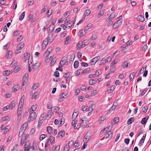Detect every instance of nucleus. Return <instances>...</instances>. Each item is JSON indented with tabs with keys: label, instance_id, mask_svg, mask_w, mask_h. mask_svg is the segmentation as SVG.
Here are the masks:
<instances>
[{
	"label": "nucleus",
	"instance_id": "0e129e2a",
	"mask_svg": "<svg viewBox=\"0 0 151 151\" xmlns=\"http://www.w3.org/2000/svg\"><path fill=\"white\" fill-rule=\"evenodd\" d=\"M9 43H7L6 45L4 46L3 47V49L4 50H7L8 49V47H9Z\"/></svg>",
	"mask_w": 151,
	"mask_h": 151
},
{
	"label": "nucleus",
	"instance_id": "13d9d810",
	"mask_svg": "<svg viewBox=\"0 0 151 151\" xmlns=\"http://www.w3.org/2000/svg\"><path fill=\"white\" fill-rule=\"evenodd\" d=\"M117 59H115L112 62L111 64H110V66H112L115 64H116V63H117Z\"/></svg>",
	"mask_w": 151,
	"mask_h": 151
},
{
	"label": "nucleus",
	"instance_id": "6ab92c4d",
	"mask_svg": "<svg viewBox=\"0 0 151 151\" xmlns=\"http://www.w3.org/2000/svg\"><path fill=\"white\" fill-rule=\"evenodd\" d=\"M146 134H145V135H144L142 137L141 139L140 140L139 142V143L141 145H142L143 143L144 142V140L145 139V138L146 136Z\"/></svg>",
	"mask_w": 151,
	"mask_h": 151
},
{
	"label": "nucleus",
	"instance_id": "ddd939ff",
	"mask_svg": "<svg viewBox=\"0 0 151 151\" xmlns=\"http://www.w3.org/2000/svg\"><path fill=\"white\" fill-rule=\"evenodd\" d=\"M47 130L48 133L50 134H52L53 133V130L52 129V127L50 126L47 127Z\"/></svg>",
	"mask_w": 151,
	"mask_h": 151
},
{
	"label": "nucleus",
	"instance_id": "72a5a7b5",
	"mask_svg": "<svg viewBox=\"0 0 151 151\" xmlns=\"http://www.w3.org/2000/svg\"><path fill=\"white\" fill-rule=\"evenodd\" d=\"M134 118L133 117L130 118L127 121V124H131L134 121Z\"/></svg>",
	"mask_w": 151,
	"mask_h": 151
},
{
	"label": "nucleus",
	"instance_id": "1a4fd4ad",
	"mask_svg": "<svg viewBox=\"0 0 151 151\" xmlns=\"http://www.w3.org/2000/svg\"><path fill=\"white\" fill-rule=\"evenodd\" d=\"M111 127H110V126H109L103 129L101 132V134H103V133H105L107 132V131H108L109 130H111Z\"/></svg>",
	"mask_w": 151,
	"mask_h": 151
},
{
	"label": "nucleus",
	"instance_id": "20e7f679",
	"mask_svg": "<svg viewBox=\"0 0 151 151\" xmlns=\"http://www.w3.org/2000/svg\"><path fill=\"white\" fill-rule=\"evenodd\" d=\"M86 45H87L86 43H85V42L79 41L78 43L77 47L78 48L80 49L81 48L84 47Z\"/></svg>",
	"mask_w": 151,
	"mask_h": 151
},
{
	"label": "nucleus",
	"instance_id": "864d4df0",
	"mask_svg": "<svg viewBox=\"0 0 151 151\" xmlns=\"http://www.w3.org/2000/svg\"><path fill=\"white\" fill-rule=\"evenodd\" d=\"M116 107H115V106H114L113 105L110 108V109L108 110V111L110 113L111 112L114 110Z\"/></svg>",
	"mask_w": 151,
	"mask_h": 151
},
{
	"label": "nucleus",
	"instance_id": "09e8293b",
	"mask_svg": "<svg viewBox=\"0 0 151 151\" xmlns=\"http://www.w3.org/2000/svg\"><path fill=\"white\" fill-rule=\"evenodd\" d=\"M66 63V62H64V60H61L60 62L59 65V67L62 68V67Z\"/></svg>",
	"mask_w": 151,
	"mask_h": 151
},
{
	"label": "nucleus",
	"instance_id": "dca6fc26",
	"mask_svg": "<svg viewBox=\"0 0 151 151\" xmlns=\"http://www.w3.org/2000/svg\"><path fill=\"white\" fill-rule=\"evenodd\" d=\"M113 122H112L113 125H114L118 122L119 121V118L118 117H116L113 119Z\"/></svg>",
	"mask_w": 151,
	"mask_h": 151
},
{
	"label": "nucleus",
	"instance_id": "7c9ffc66",
	"mask_svg": "<svg viewBox=\"0 0 151 151\" xmlns=\"http://www.w3.org/2000/svg\"><path fill=\"white\" fill-rule=\"evenodd\" d=\"M84 139H87L88 141L91 138V136L89 134V133H87L84 137Z\"/></svg>",
	"mask_w": 151,
	"mask_h": 151
},
{
	"label": "nucleus",
	"instance_id": "f03ea898",
	"mask_svg": "<svg viewBox=\"0 0 151 151\" xmlns=\"http://www.w3.org/2000/svg\"><path fill=\"white\" fill-rule=\"evenodd\" d=\"M100 57L99 56L96 57L91 60L90 61V63L92 65H94L99 60Z\"/></svg>",
	"mask_w": 151,
	"mask_h": 151
},
{
	"label": "nucleus",
	"instance_id": "338daca9",
	"mask_svg": "<svg viewBox=\"0 0 151 151\" xmlns=\"http://www.w3.org/2000/svg\"><path fill=\"white\" fill-rule=\"evenodd\" d=\"M25 14V12H23L20 16V17H19V19H23L24 17Z\"/></svg>",
	"mask_w": 151,
	"mask_h": 151
},
{
	"label": "nucleus",
	"instance_id": "bb28decb",
	"mask_svg": "<svg viewBox=\"0 0 151 151\" xmlns=\"http://www.w3.org/2000/svg\"><path fill=\"white\" fill-rule=\"evenodd\" d=\"M17 63V62L15 60H13L12 63L10 65V66L13 67L16 66Z\"/></svg>",
	"mask_w": 151,
	"mask_h": 151
},
{
	"label": "nucleus",
	"instance_id": "393cba45",
	"mask_svg": "<svg viewBox=\"0 0 151 151\" xmlns=\"http://www.w3.org/2000/svg\"><path fill=\"white\" fill-rule=\"evenodd\" d=\"M65 132L64 131H61L58 133V136L59 137H62L64 136L65 134Z\"/></svg>",
	"mask_w": 151,
	"mask_h": 151
},
{
	"label": "nucleus",
	"instance_id": "052dcab7",
	"mask_svg": "<svg viewBox=\"0 0 151 151\" xmlns=\"http://www.w3.org/2000/svg\"><path fill=\"white\" fill-rule=\"evenodd\" d=\"M147 122V119L145 117H144L143 118L141 122V123L143 124H146Z\"/></svg>",
	"mask_w": 151,
	"mask_h": 151
},
{
	"label": "nucleus",
	"instance_id": "4c0bfd02",
	"mask_svg": "<svg viewBox=\"0 0 151 151\" xmlns=\"http://www.w3.org/2000/svg\"><path fill=\"white\" fill-rule=\"evenodd\" d=\"M78 114L76 112H74L73 114L72 119L73 120H75Z\"/></svg>",
	"mask_w": 151,
	"mask_h": 151
},
{
	"label": "nucleus",
	"instance_id": "b1692460",
	"mask_svg": "<svg viewBox=\"0 0 151 151\" xmlns=\"http://www.w3.org/2000/svg\"><path fill=\"white\" fill-rule=\"evenodd\" d=\"M24 58L25 60L26 61L28 59L29 57V54L28 53H26L24 54Z\"/></svg>",
	"mask_w": 151,
	"mask_h": 151
},
{
	"label": "nucleus",
	"instance_id": "a878e982",
	"mask_svg": "<svg viewBox=\"0 0 151 151\" xmlns=\"http://www.w3.org/2000/svg\"><path fill=\"white\" fill-rule=\"evenodd\" d=\"M39 86V85L38 83H35L32 86V90H35Z\"/></svg>",
	"mask_w": 151,
	"mask_h": 151
},
{
	"label": "nucleus",
	"instance_id": "79ce46f5",
	"mask_svg": "<svg viewBox=\"0 0 151 151\" xmlns=\"http://www.w3.org/2000/svg\"><path fill=\"white\" fill-rule=\"evenodd\" d=\"M122 66L123 68H127L128 66V63L127 62L124 61L122 64Z\"/></svg>",
	"mask_w": 151,
	"mask_h": 151
},
{
	"label": "nucleus",
	"instance_id": "f704fd0d",
	"mask_svg": "<svg viewBox=\"0 0 151 151\" xmlns=\"http://www.w3.org/2000/svg\"><path fill=\"white\" fill-rule=\"evenodd\" d=\"M28 77V73H26L25 74L24 77L23 81H27Z\"/></svg>",
	"mask_w": 151,
	"mask_h": 151
},
{
	"label": "nucleus",
	"instance_id": "2f4dec72",
	"mask_svg": "<svg viewBox=\"0 0 151 151\" xmlns=\"http://www.w3.org/2000/svg\"><path fill=\"white\" fill-rule=\"evenodd\" d=\"M51 143V142L50 141V140L47 139V142L45 144V147L46 148V147H49L50 143Z\"/></svg>",
	"mask_w": 151,
	"mask_h": 151
},
{
	"label": "nucleus",
	"instance_id": "a19ab883",
	"mask_svg": "<svg viewBox=\"0 0 151 151\" xmlns=\"http://www.w3.org/2000/svg\"><path fill=\"white\" fill-rule=\"evenodd\" d=\"M79 62L78 61L75 62L74 64V66L75 68H77L78 66Z\"/></svg>",
	"mask_w": 151,
	"mask_h": 151
},
{
	"label": "nucleus",
	"instance_id": "c03bdc74",
	"mask_svg": "<svg viewBox=\"0 0 151 151\" xmlns=\"http://www.w3.org/2000/svg\"><path fill=\"white\" fill-rule=\"evenodd\" d=\"M134 72L132 73H131L129 76L130 80L131 81H132L133 80L134 78Z\"/></svg>",
	"mask_w": 151,
	"mask_h": 151
},
{
	"label": "nucleus",
	"instance_id": "69168bd1",
	"mask_svg": "<svg viewBox=\"0 0 151 151\" xmlns=\"http://www.w3.org/2000/svg\"><path fill=\"white\" fill-rule=\"evenodd\" d=\"M69 147V146L67 145H66L64 147L63 151H68Z\"/></svg>",
	"mask_w": 151,
	"mask_h": 151
},
{
	"label": "nucleus",
	"instance_id": "de8ad7c7",
	"mask_svg": "<svg viewBox=\"0 0 151 151\" xmlns=\"http://www.w3.org/2000/svg\"><path fill=\"white\" fill-rule=\"evenodd\" d=\"M148 108L147 106H145L142 108V110L144 113H145L147 112L148 110Z\"/></svg>",
	"mask_w": 151,
	"mask_h": 151
},
{
	"label": "nucleus",
	"instance_id": "37998d69",
	"mask_svg": "<svg viewBox=\"0 0 151 151\" xmlns=\"http://www.w3.org/2000/svg\"><path fill=\"white\" fill-rule=\"evenodd\" d=\"M38 93L37 92H35L33 95L32 96V99H35L37 97V95L38 94Z\"/></svg>",
	"mask_w": 151,
	"mask_h": 151
},
{
	"label": "nucleus",
	"instance_id": "bf43d9fd",
	"mask_svg": "<svg viewBox=\"0 0 151 151\" xmlns=\"http://www.w3.org/2000/svg\"><path fill=\"white\" fill-rule=\"evenodd\" d=\"M82 70L81 69H78V70L75 72V74L76 76H78L80 75L81 72Z\"/></svg>",
	"mask_w": 151,
	"mask_h": 151
},
{
	"label": "nucleus",
	"instance_id": "3c124183",
	"mask_svg": "<svg viewBox=\"0 0 151 151\" xmlns=\"http://www.w3.org/2000/svg\"><path fill=\"white\" fill-rule=\"evenodd\" d=\"M37 107V106L36 104L35 105H33L32 106L31 109L32 111H33L36 110Z\"/></svg>",
	"mask_w": 151,
	"mask_h": 151
},
{
	"label": "nucleus",
	"instance_id": "4d7b16f0",
	"mask_svg": "<svg viewBox=\"0 0 151 151\" xmlns=\"http://www.w3.org/2000/svg\"><path fill=\"white\" fill-rule=\"evenodd\" d=\"M81 126V123L79 124L77 123V124H76V126H74V128L75 129H79L80 128Z\"/></svg>",
	"mask_w": 151,
	"mask_h": 151
},
{
	"label": "nucleus",
	"instance_id": "680f3d73",
	"mask_svg": "<svg viewBox=\"0 0 151 151\" xmlns=\"http://www.w3.org/2000/svg\"><path fill=\"white\" fill-rule=\"evenodd\" d=\"M104 14L103 11H101L98 14V18H99Z\"/></svg>",
	"mask_w": 151,
	"mask_h": 151
},
{
	"label": "nucleus",
	"instance_id": "5701e85b",
	"mask_svg": "<svg viewBox=\"0 0 151 151\" xmlns=\"http://www.w3.org/2000/svg\"><path fill=\"white\" fill-rule=\"evenodd\" d=\"M90 13V10L89 9H87L85 11L84 13V15L85 17H86V16H88L89 15Z\"/></svg>",
	"mask_w": 151,
	"mask_h": 151
},
{
	"label": "nucleus",
	"instance_id": "58836bf2",
	"mask_svg": "<svg viewBox=\"0 0 151 151\" xmlns=\"http://www.w3.org/2000/svg\"><path fill=\"white\" fill-rule=\"evenodd\" d=\"M47 137V135L45 134H42L40 135V139L42 140Z\"/></svg>",
	"mask_w": 151,
	"mask_h": 151
},
{
	"label": "nucleus",
	"instance_id": "f8f14e48",
	"mask_svg": "<svg viewBox=\"0 0 151 151\" xmlns=\"http://www.w3.org/2000/svg\"><path fill=\"white\" fill-rule=\"evenodd\" d=\"M12 52L11 51H8L7 54L6 55L5 57L7 58H10L12 57Z\"/></svg>",
	"mask_w": 151,
	"mask_h": 151
},
{
	"label": "nucleus",
	"instance_id": "aec40b11",
	"mask_svg": "<svg viewBox=\"0 0 151 151\" xmlns=\"http://www.w3.org/2000/svg\"><path fill=\"white\" fill-rule=\"evenodd\" d=\"M98 37V35L96 34H94L90 38V40L93 41L96 39Z\"/></svg>",
	"mask_w": 151,
	"mask_h": 151
},
{
	"label": "nucleus",
	"instance_id": "a211bd4d",
	"mask_svg": "<svg viewBox=\"0 0 151 151\" xmlns=\"http://www.w3.org/2000/svg\"><path fill=\"white\" fill-rule=\"evenodd\" d=\"M64 25V26H65V28H67L68 29H69L70 28L72 25V23L70 22V23H68L64 25V24H63V25Z\"/></svg>",
	"mask_w": 151,
	"mask_h": 151
},
{
	"label": "nucleus",
	"instance_id": "603ef678",
	"mask_svg": "<svg viewBox=\"0 0 151 151\" xmlns=\"http://www.w3.org/2000/svg\"><path fill=\"white\" fill-rule=\"evenodd\" d=\"M120 20L121 19H119H119L118 21H117V22H116L114 23V25L113 26V28H116L118 27L119 26V25H116L117 24L118 22H119V20Z\"/></svg>",
	"mask_w": 151,
	"mask_h": 151
},
{
	"label": "nucleus",
	"instance_id": "7ed1b4c3",
	"mask_svg": "<svg viewBox=\"0 0 151 151\" xmlns=\"http://www.w3.org/2000/svg\"><path fill=\"white\" fill-rule=\"evenodd\" d=\"M80 121L81 122V125L83 127L87 126V124H83L84 122H85L86 121V118L85 116H83L80 119Z\"/></svg>",
	"mask_w": 151,
	"mask_h": 151
},
{
	"label": "nucleus",
	"instance_id": "774afa93",
	"mask_svg": "<svg viewBox=\"0 0 151 151\" xmlns=\"http://www.w3.org/2000/svg\"><path fill=\"white\" fill-rule=\"evenodd\" d=\"M60 146L59 145L55 147L53 151H59L60 149Z\"/></svg>",
	"mask_w": 151,
	"mask_h": 151
},
{
	"label": "nucleus",
	"instance_id": "a18cd8bd",
	"mask_svg": "<svg viewBox=\"0 0 151 151\" xmlns=\"http://www.w3.org/2000/svg\"><path fill=\"white\" fill-rule=\"evenodd\" d=\"M92 27V25L91 24H88L85 27V29L86 31Z\"/></svg>",
	"mask_w": 151,
	"mask_h": 151
},
{
	"label": "nucleus",
	"instance_id": "0eeeda50",
	"mask_svg": "<svg viewBox=\"0 0 151 151\" xmlns=\"http://www.w3.org/2000/svg\"><path fill=\"white\" fill-rule=\"evenodd\" d=\"M86 30L85 29L84 30L82 29L79 32L78 35L81 37H82L86 34Z\"/></svg>",
	"mask_w": 151,
	"mask_h": 151
},
{
	"label": "nucleus",
	"instance_id": "2eb2a0df",
	"mask_svg": "<svg viewBox=\"0 0 151 151\" xmlns=\"http://www.w3.org/2000/svg\"><path fill=\"white\" fill-rule=\"evenodd\" d=\"M112 135V132L111 131H108V132L106 134L105 136L106 139L111 137Z\"/></svg>",
	"mask_w": 151,
	"mask_h": 151
},
{
	"label": "nucleus",
	"instance_id": "cd10ccee",
	"mask_svg": "<svg viewBox=\"0 0 151 151\" xmlns=\"http://www.w3.org/2000/svg\"><path fill=\"white\" fill-rule=\"evenodd\" d=\"M53 112H52V109H50L49 110L47 115V117H48L49 118H50L51 116V115L52 114Z\"/></svg>",
	"mask_w": 151,
	"mask_h": 151
},
{
	"label": "nucleus",
	"instance_id": "ea45409f",
	"mask_svg": "<svg viewBox=\"0 0 151 151\" xmlns=\"http://www.w3.org/2000/svg\"><path fill=\"white\" fill-rule=\"evenodd\" d=\"M48 139L51 142V143L52 142H54L55 139V138L52 136H50L49 139Z\"/></svg>",
	"mask_w": 151,
	"mask_h": 151
},
{
	"label": "nucleus",
	"instance_id": "49530a36",
	"mask_svg": "<svg viewBox=\"0 0 151 151\" xmlns=\"http://www.w3.org/2000/svg\"><path fill=\"white\" fill-rule=\"evenodd\" d=\"M75 56L74 54H72L70 56V61H71V62H73L74 60Z\"/></svg>",
	"mask_w": 151,
	"mask_h": 151
},
{
	"label": "nucleus",
	"instance_id": "9b49d317",
	"mask_svg": "<svg viewBox=\"0 0 151 151\" xmlns=\"http://www.w3.org/2000/svg\"><path fill=\"white\" fill-rule=\"evenodd\" d=\"M47 38H46L44 39L43 40V42H42V47H44L45 48L46 45L48 43V41H47Z\"/></svg>",
	"mask_w": 151,
	"mask_h": 151
},
{
	"label": "nucleus",
	"instance_id": "4468645a",
	"mask_svg": "<svg viewBox=\"0 0 151 151\" xmlns=\"http://www.w3.org/2000/svg\"><path fill=\"white\" fill-rule=\"evenodd\" d=\"M28 19H35L37 18L36 15L35 14H30L27 17Z\"/></svg>",
	"mask_w": 151,
	"mask_h": 151
},
{
	"label": "nucleus",
	"instance_id": "c756f323",
	"mask_svg": "<svg viewBox=\"0 0 151 151\" xmlns=\"http://www.w3.org/2000/svg\"><path fill=\"white\" fill-rule=\"evenodd\" d=\"M40 66L39 63H36L33 67V68L34 70L37 69Z\"/></svg>",
	"mask_w": 151,
	"mask_h": 151
},
{
	"label": "nucleus",
	"instance_id": "473e14b6",
	"mask_svg": "<svg viewBox=\"0 0 151 151\" xmlns=\"http://www.w3.org/2000/svg\"><path fill=\"white\" fill-rule=\"evenodd\" d=\"M96 82V81L95 80L90 79L89 81V83L90 84L93 85Z\"/></svg>",
	"mask_w": 151,
	"mask_h": 151
},
{
	"label": "nucleus",
	"instance_id": "c85d7f7f",
	"mask_svg": "<svg viewBox=\"0 0 151 151\" xmlns=\"http://www.w3.org/2000/svg\"><path fill=\"white\" fill-rule=\"evenodd\" d=\"M26 140V137L23 136L21 139V142H20V145H22L24 144V142Z\"/></svg>",
	"mask_w": 151,
	"mask_h": 151
},
{
	"label": "nucleus",
	"instance_id": "423d86ee",
	"mask_svg": "<svg viewBox=\"0 0 151 151\" xmlns=\"http://www.w3.org/2000/svg\"><path fill=\"white\" fill-rule=\"evenodd\" d=\"M30 144L29 142H26L24 145V151H28L30 147Z\"/></svg>",
	"mask_w": 151,
	"mask_h": 151
},
{
	"label": "nucleus",
	"instance_id": "c9c22d12",
	"mask_svg": "<svg viewBox=\"0 0 151 151\" xmlns=\"http://www.w3.org/2000/svg\"><path fill=\"white\" fill-rule=\"evenodd\" d=\"M9 116H6L3 117L1 119V120L2 121H7L9 119Z\"/></svg>",
	"mask_w": 151,
	"mask_h": 151
},
{
	"label": "nucleus",
	"instance_id": "9d476101",
	"mask_svg": "<svg viewBox=\"0 0 151 151\" xmlns=\"http://www.w3.org/2000/svg\"><path fill=\"white\" fill-rule=\"evenodd\" d=\"M22 106L19 105V107L18 109L17 115L18 116L21 115L22 112Z\"/></svg>",
	"mask_w": 151,
	"mask_h": 151
},
{
	"label": "nucleus",
	"instance_id": "e433bc0d",
	"mask_svg": "<svg viewBox=\"0 0 151 151\" xmlns=\"http://www.w3.org/2000/svg\"><path fill=\"white\" fill-rule=\"evenodd\" d=\"M10 71L8 70H6L3 72V73L6 76H8L10 74Z\"/></svg>",
	"mask_w": 151,
	"mask_h": 151
},
{
	"label": "nucleus",
	"instance_id": "6e6d98bb",
	"mask_svg": "<svg viewBox=\"0 0 151 151\" xmlns=\"http://www.w3.org/2000/svg\"><path fill=\"white\" fill-rule=\"evenodd\" d=\"M65 121V120L64 119L62 118L59 120V123H60V124L62 125L64 123Z\"/></svg>",
	"mask_w": 151,
	"mask_h": 151
},
{
	"label": "nucleus",
	"instance_id": "f3484780",
	"mask_svg": "<svg viewBox=\"0 0 151 151\" xmlns=\"http://www.w3.org/2000/svg\"><path fill=\"white\" fill-rule=\"evenodd\" d=\"M24 96H23L21 98L20 102L19 104V105H20V106H22V105H23L24 103Z\"/></svg>",
	"mask_w": 151,
	"mask_h": 151
},
{
	"label": "nucleus",
	"instance_id": "8fccbe9b",
	"mask_svg": "<svg viewBox=\"0 0 151 151\" xmlns=\"http://www.w3.org/2000/svg\"><path fill=\"white\" fill-rule=\"evenodd\" d=\"M14 101H13L11 102L10 105L8 106L10 109H12L14 107V106L13 105V104H14Z\"/></svg>",
	"mask_w": 151,
	"mask_h": 151
},
{
	"label": "nucleus",
	"instance_id": "412c9836",
	"mask_svg": "<svg viewBox=\"0 0 151 151\" xmlns=\"http://www.w3.org/2000/svg\"><path fill=\"white\" fill-rule=\"evenodd\" d=\"M20 69V66L19 65H17L14 68V72L16 73L19 71Z\"/></svg>",
	"mask_w": 151,
	"mask_h": 151
},
{
	"label": "nucleus",
	"instance_id": "e2e57ef3",
	"mask_svg": "<svg viewBox=\"0 0 151 151\" xmlns=\"http://www.w3.org/2000/svg\"><path fill=\"white\" fill-rule=\"evenodd\" d=\"M119 54L120 52L119 51H116L114 53L113 56H114V57H116L117 56L119 55Z\"/></svg>",
	"mask_w": 151,
	"mask_h": 151
},
{
	"label": "nucleus",
	"instance_id": "6e6552de",
	"mask_svg": "<svg viewBox=\"0 0 151 151\" xmlns=\"http://www.w3.org/2000/svg\"><path fill=\"white\" fill-rule=\"evenodd\" d=\"M20 86L18 85H15L12 88V91L13 92H16L18 91L20 88Z\"/></svg>",
	"mask_w": 151,
	"mask_h": 151
},
{
	"label": "nucleus",
	"instance_id": "39448f33",
	"mask_svg": "<svg viewBox=\"0 0 151 151\" xmlns=\"http://www.w3.org/2000/svg\"><path fill=\"white\" fill-rule=\"evenodd\" d=\"M55 26L53 25H50L47 29V32L48 33H51L54 29Z\"/></svg>",
	"mask_w": 151,
	"mask_h": 151
},
{
	"label": "nucleus",
	"instance_id": "f257e3e1",
	"mask_svg": "<svg viewBox=\"0 0 151 151\" xmlns=\"http://www.w3.org/2000/svg\"><path fill=\"white\" fill-rule=\"evenodd\" d=\"M36 116H37L35 112H32L30 114V116L28 118V122H30L31 121H33L36 119Z\"/></svg>",
	"mask_w": 151,
	"mask_h": 151
},
{
	"label": "nucleus",
	"instance_id": "4be33fe9",
	"mask_svg": "<svg viewBox=\"0 0 151 151\" xmlns=\"http://www.w3.org/2000/svg\"><path fill=\"white\" fill-rule=\"evenodd\" d=\"M68 94L67 93L64 92L60 95V97L63 98H66L68 97Z\"/></svg>",
	"mask_w": 151,
	"mask_h": 151
},
{
	"label": "nucleus",
	"instance_id": "5fc2aeb1",
	"mask_svg": "<svg viewBox=\"0 0 151 151\" xmlns=\"http://www.w3.org/2000/svg\"><path fill=\"white\" fill-rule=\"evenodd\" d=\"M101 73V71L100 70H97L95 73V76H98Z\"/></svg>",
	"mask_w": 151,
	"mask_h": 151
}]
</instances>
